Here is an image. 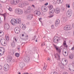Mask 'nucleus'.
<instances>
[{
  "label": "nucleus",
  "instance_id": "obj_3",
  "mask_svg": "<svg viewBox=\"0 0 74 74\" xmlns=\"http://www.w3.org/2000/svg\"><path fill=\"white\" fill-rule=\"evenodd\" d=\"M5 39L3 38H1L0 40L1 45L3 46H5L7 44V41L4 40Z\"/></svg>",
  "mask_w": 74,
  "mask_h": 74
},
{
  "label": "nucleus",
  "instance_id": "obj_62",
  "mask_svg": "<svg viewBox=\"0 0 74 74\" xmlns=\"http://www.w3.org/2000/svg\"><path fill=\"white\" fill-rule=\"evenodd\" d=\"M66 53H67V52L66 51L64 52V53H65V54H66Z\"/></svg>",
  "mask_w": 74,
  "mask_h": 74
},
{
  "label": "nucleus",
  "instance_id": "obj_22",
  "mask_svg": "<svg viewBox=\"0 0 74 74\" xmlns=\"http://www.w3.org/2000/svg\"><path fill=\"white\" fill-rule=\"evenodd\" d=\"M4 28L6 30H8L10 28V25L8 24H5Z\"/></svg>",
  "mask_w": 74,
  "mask_h": 74
},
{
  "label": "nucleus",
  "instance_id": "obj_7",
  "mask_svg": "<svg viewBox=\"0 0 74 74\" xmlns=\"http://www.w3.org/2000/svg\"><path fill=\"white\" fill-rule=\"evenodd\" d=\"M5 52V51L4 47H0V56L4 55Z\"/></svg>",
  "mask_w": 74,
  "mask_h": 74
},
{
  "label": "nucleus",
  "instance_id": "obj_55",
  "mask_svg": "<svg viewBox=\"0 0 74 74\" xmlns=\"http://www.w3.org/2000/svg\"><path fill=\"white\" fill-rule=\"evenodd\" d=\"M2 21H1V18L0 17V23H1Z\"/></svg>",
  "mask_w": 74,
  "mask_h": 74
},
{
  "label": "nucleus",
  "instance_id": "obj_15",
  "mask_svg": "<svg viewBox=\"0 0 74 74\" xmlns=\"http://www.w3.org/2000/svg\"><path fill=\"white\" fill-rule=\"evenodd\" d=\"M33 16L32 14H30L28 15L27 16V18L28 20H31V19L33 18Z\"/></svg>",
  "mask_w": 74,
  "mask_h": 74
},
{
  "label": "nucleus",
  "instance_id": "obj_2",
  "mask_svg": "<svg viewBox=\"0 0 74 74\" xmlns=\"http://www.w3.org/2000/svg\"><path fill=\"white\" fill-rule=\"evenodd\" d=\"M15 12L17 15H21L23 14V10L17 8L15 9Z\"/></svg>",
  "mask_w": 74,
  "mask_h": 74
},
{
  "label": "nucleus",
  "instance_id": "obj_38",
  "mask_svg": "<svg viewBox=\"0 0 74 74\" xmlns=\"http://www.w3.org/2000/svg\"><path fill=\"white\" fill-rule=\"evenodd\" d=\"M5 37L6 40L8 41H9V37H8V36L7 37L6 36Z\"/></svg>",
  "mask_w": 74,
  "mask_h": 74
},
{
  "label": "nucleus",
  "instance_id": "obj_64",
  "mask_svg": "<svg viewBox=\"0 0 74 74\" xmlns=\"http://www.w3.org/2000/svg\"><path fill=\"white\" fill-rule=\"evenodd\" d=\"M18 73H18V74H21V73H20V72H19Z\"/></svg>",
  "mask_w": 74,
  "mask_h": 74
},
{
  "label": "nucleus",
  "instance_id": "obj_20",
  "mask_svg": "<svg viewBox=\"0 0 74 74\" xmlns=\"http://www.w3.org/2000/svg\"><path fill=\"white\" fill-rule=\"evenodd\" d=\"M60 8H56V9L55 10V12L56 13V14H59V13H60Z\"/></svg>",
  "mask_w": 74,
  "mask_h": 74
},
{
  "label": "nucleus",
  "instance_id": "obj_63",
  "mask_svg": "<svg viewBox=\"0 0 74 74\" xmlns=\"http://www.w3.org/2000/svg\"><path fill=\"white\" fill-rule=\"evenodd\" d=\"M73 27H74V23L73 24Z\"/></svg>",
  "mask_w": 74,
  "mask_h": 74
},
{
  "label": "nucleus",
  "instance_id": "obj_30",
  "mask_svg": "<svg viewBox=\"0 0 74 74\" xmlns=\"http://www.w3.org/2000/svg\"><path fill=\"white\" fill-rule=\"evenodd\" d=\"M26 14H30V10L27 9V10L25 12Z\"/></svg>",
  "mask_w": 74,
  "mask_h": 74
},
{
  "label": "nucleus",
  "instance_id": "obj_43",
  "mask_svg": "<svg viewBox=\"0 0 74 74\" xmlns=\"http://www.w3.org/2000/svg\"><path fill=\"white\" fill-rule=\"evenodd\" d=\"M27 10H32V9L31 8H30V6H29L28 7V9Z\"/></svg>",
  "mask_w": 74,
  "mask_h": 74
},
{
  "label": "nucleus",
  "instance_id": "obj_35",
  "mask_svg": "<svg viewBox=\"0 0 74 74\" xmlns=\"http://www.w3.org/2000/svg\"><path fill=\"white\" fill-rule=\"evenodd\" d=\"M63 20L64 21H65L66 22V21H67V17H63Z\"/></svg>",
  "mask_w": 74,
  "mask_h": 74
},
{
  "label": "nucleus",
  "instance_id": "obj_13",
  "mask_svg": "<svg viewBox=\"0 0 74 74\" xmlns=\"http://www.w3.org/2000/svg\"><path fill=\"white\" fill-rule=\"evenodd\" d=\"M16 22V21L14 19H12L10 21V23L11 25H13V26L15 25Z\"/></svg>",
  "mask_w": 74,
  "mask_h": 74
},
{
  "label": "nucleus",
  "instance_id": "obj_37",
  "mask_svg": "<svg viewBox=\"0 0 74 74\" xmlns=\"http://www.w3.org/2000/svg\"><path fill=\"white\" fill-rule=\"evenodd\" d=\"M6 15V14H5V13L4 14H1L2 16H4V19H5V16Z\"/></svg>",
  "mask_w": 74,
  "mask_h": 74
},
{
  "label": "nucleus",
  "instance_id": "obj_48",
  "mask_svg": "<svg viewBox=\"0 0 74 74\" xmlns=\"http://www.w3.org/2000/svg\"><path fill=\"white\" fill-rule=\"evenodd\" d=\"M28 1H32V2L33 1H35V0H28Z\"/></svg>",
  "mask_w": 74,
  "mask_h": 74
},
{
  "label": "nucleus",
  "instance_id": "obj_50",
  "mask_svg": "<svg viewBox=\"0 0 74 74\" xmlns=\"http://www.w3.org/2000/svg\"><path fill=\"white\" fill-rule=\"evenodd\" d=\"M72 51H74V47H73L71 49Z\"/></svg>",
  "mask_w": 74,
  "mask_h": 74
},
{
  "label": "nucleus",
  "instance_id": "obj_54",
  "mask_svg": "<svg viewBox=\"0 0 74 74\" xmlns=\"http://www.w3.org/2000/svg\"><path fill=\"white\" fill-rule=\"evenodd\" d=\"M41 18H39V21H40V22H41Z\"/></svg>",
  "mask_w": 74,
  "mask_h": 74
},
{
  "label": "nucleus",
  "instance_id": "obj_6",
  "mask_svg": "<svg viewBox=\"0 0 74 74\" xmlns=\"http://www.w3.org/2000/svg\"><path fill=\"white\" fill-rule=\"evenodd\" d=\"M20 1H22V0H14L13 1H11L10 3L11 4H14V5H16L18 4Z\"/></svg>",
  "mask_w": 74,
  "mask_h": 74
},
{
  "label": "nucleus",
  "instance_id": "obj_32",
  "mask_svg": "<svg viewBox=\"0 0 74 74\" xmlns=\"http://www.w3.org/2000/svg\"><path fill=\"white\" fill-rule=\"evenodd\" d=\"M65 67L64 65H62L60 66V67L62 69H64Z\"/></svg>",
  "mask_w": 74,
  "mask_h": 74
},
{
  "label": "nucleus",
  "instance_id": "obj_51",
  "mask_svg": "<svg viewBox=\"0 0 74 74\" xmlns=\"http://www.w3.org/2000/svg\"><path fill=\"white\" fill-rule=\"evenodd\" d=\"M53 74H58V73H57V72H54L53 73Z\"/></svg>",
  "mask_w": 74,
  "mask_h": 74
},
{
  "label": "nucleus",
  "instance_id": "obj_39",
  "mask_svg": "<svg viewBox=\"0 0 74 74\" xmlns=\"http://www.w3.org/2000/svg\"><path fill=\"white\" fill-rule=\"evenodd\" d=\"M8 7L9 8L8 9V10H9L10 11H12V8L10 7L9 6H8Z\"/></svg>",
  "mask_w": 74,
  "mask_h": 74
},
{
  "label": "nucleus",
  "instance_id": "obj_14",
  "mask_svg": "<svg viewBox=\"0 0 74 74\" xmlns=\"http://www.w3.org/2000/svg\"><path fill=\"white\" fill-rule=\"evenodd\" d=\"M42 11L43 12H47V8L45 6H42L41 8Z\"/></svg>",
  "mask_w": 74,
  "mask_h": 74
},
{
  "label": "nucleus",
  "instance_id": "obj_18",
  "mask_svg": "<svg viewBox=\"0 0 74 74\" xmlns=\"http://www.w3.org/2000/svg\"><path fill=\"white\" fill-rule=\"evenodd\" d=\"M60 22V20H59L58 19L56 20L55 23V26H58V25H59V24Z\"/></svg>",
  "mask_w": 74,
  "mask_h": 74
},
{
  "label": "nucleus",
  "instance_id": "obj_61",
  "mask_svg": "<svg viewBox=\"0 0 74 74\" xmlns=\"http://www.w3.org/2000/svg\"><path fill=\"white\" fill-rule=\"evenodd\" d=\"M44 51L45 52H47V51H46L45 50H44Z\"/></svg>",
  "mask_w": 74,
  "mask_h": 74
},
{
  "label": "nucleus",
  "instance_id": "obj_16",
  "mask_svg": "<svg viewBox=\"0 0 74 74\" xmlns=\"http://www.w3.org/2000/svg\"><path fill=\"white\" fill-rule=\"evenodd\" d=\"M72 13V10L71 9H69L67 12V14H68L69 16H71Z\"/></svg>",
  "mask_w": 74,
  "mask_h": 74
},
{
  "label": "nucleus",
  "instance_id": "obj_1",
  "mask_svg": "<svg viewBox=\"0 0 74 74\" xmlns=\"http://www.w3.org/2000/svg\"><path fill=\"white\" fill-rule=\"evenodd\" d=\"M53 45L54 46L55 48L56 49V50L58 51V52L59 53V54L58 53H56V54H54V56H55V58H56L57 60H60V53L61 52V49H59L57 47V46L55 45L54 44H53Z\"/></svg>",
  "mask_w": 74,
  "mask_h": 74
},
{
  "label": "nucleus",
  "instance_id": "obj_47",
  "mask_svg": "<svg viewBox=\"0 0 74 74\" xmlns=\"http://www.w3.org/2000/svg\"><path fill=\"white\" fill-rule=\"evenodd\" d=\"M62 10L63 11H65V8H62Z\"/></svg>",
  "mask_w": 74,
  "mask_h": 74
},
{
  "label": "nucleus",
  "instance_id": "obj_59",
  "mask_svg": "<svg viewBox=\"0 0 74 74\" xmlns=\"http://www.w3.org/2000/svg\"><path fill=\"white\" fill-rule=\"evenodd\" d=\"M22 37H23V36H24V34H22Z\"/></svg>",
  "mask_w": 74,
  "mask_h": 74
},
{
  "label": "nucleus",
  "instance_id": "obj_19",
  "mask_svg": "<svg viewBox=\"0 0 74 74\" xmlns=\"http://www.w3.org/2000/svg\"><path fill=\"white\" fill-rule=\"evenodd\" d=\"M63 45V46L65 48H68V46H67V44H66V41L65 40H64Z\"/></svg>",
  "mask_w": 74,
  "mask_h": 74
},
{
  "label": "nucleus",
  "instance_id": "obj_42",
  "mask_svg": "<svg viewBox=\"0 0 74 74\" xmlns=\"http://www.w3.org/2000/svg\"><path fill=\"white\" fill-rule=\"evenodd\" d=\"M46 67H47V66H45V64H44V66L43 68V69L44 70H45L46 69Z\"/></svg>",
  "mask_w": 74,
  "mask_h": 74
},
{
  "label": "nucleus",
  "instance_id": "obj_24",
  "mask_svg": "<svg viewBox=\"0 0 74 74\" xmlns=\"http://www.w3.org/2000/svg\"><path fill=\"white\" fill-rule=\"evenodd\" d=\"M12 60V58L11 57H8L7 59V62L8 63L11 62V61Z\"/></svg>",
  "mask_w": 74,
  "mask_h": 74
},
{
  "label": "nucleus",
  "instance_id": "obj_53",
  "mask_svg": "<svg viewBox=\"0 0 74 74\" xmlns=\"http://www.w3.org/2000/svg\"><path fill=\"white\" fill-rule=\"evenodd\" d=\"M48 3H46L45 4V5H48Z\"/></svg>",
  "mask_w": 74,
  "mask_h": 74
},
{
  "label": "nucleus",
  "instance_id": "obj_17",
  "mask_svg": "<svg viewBox=\"0 0 74 74\" xmlns=\"http://www.w3.org/2000/svg\"><path fill=\"white\" fill-rule=\"evenodd\" d=\"M24 60L25 62H29L30 60V58L28 56L25 57L24 58Z\"/></svg>",
  "mask_w": 74,
  "mask_h": 74
},
{
  "label": "nucleus",
  "instance_id": "obj_28",
  "mask_svg": "<svg viewBox=\"0 0 74 74\" xmlns=\"http://www.w3.org/2000/svg\"><path fill=\"white\" fill-rule=\"evenodd\" d=\"M64 62L63 63V64L64 65H67V60H64Z\"/></svg>",
  "mask_w": 74,
  "mask_h": 74
},
{
  "label": "nucleus",
  "instance_id": "obj_25",
  "mask_svg": "<svg viewBox=\"0 0 74 74\" xmlns=\"http://www.w3.org/2000/svg\"><path fill=\"white\" fill-rule=\"evenodd\" d=\"M63 2V0H57V2L58 4H62Z\"/></svg>",
  "mask_w": 74,
  "mask_h": 74
},
{
  "label": "nucleus",
  "instance_id": "obj_40",
  "mask_svg": "<svg viewBox=\"0 0 74 74\" xmlns=\"http://www.w3.org/2000/svg\"><path fill=\"white\" fill-rule=\"evenodd\" d=\"M13 40H15V41L16 42H17V40H16V37H14Z\"/></svg>",
  "mask_w": 74,
  "mask_h": 74
},
{
  "label": "nucleus",
  "instance_id": "obj_45",
  "mask_svg": "<svg viewBox=\"0 0 74 74\" xmlns=\"http://www.w3.org/2000/svg\"><path fill=\"white\" fill-rule=\"evenodd\" d=\"M63 74H68V73L66 72H64L63 73Z\"/></svg>",
  "mask_w": 74,
  "mask_h": 74
},
{
  "label": "nucleus",
  "instance_id": "obj_57",
  "mask_svg": "<svg viewBox=\"0 0 74 74\" xmlns=\"http://www.w3.org/2000/svg\"><path fill=\"white\" fill-rule=\"evenodd\" d=\"M73 7H74V2L73 3Z\"/></svg>",
  "mask_w": 74,
  "mask_h": 74
},
{
  "label": "nucleus",
  "instance_id": "obj_41",
  "mask_svg": "<svg viewBox=\"0 0 74 74\" xmlns=\"http://www.w3.org/2000/svg\"><path fill=\"white\" fill-rule=\"evenodd\" d=\"M45 44L44 42H43L42 44L41 45V47H43V46H44L45 45Z\"/></svg>",
  "mask_w": 74,
  "mask_h": 74
},
{
  "label": "nucleus",
  "instance_id": "obj_58",
  "mask_svg": "<svg viewBox=\"0 0 74 74\" xmlns=\"http://www.w3.org/2000/svg\"><path fill=\"white\" fill-rule=\"evenodd\" d=\"M25 37H26V38H27V37H28V36H27V35L26 36H25Z\"/></svg>",
  "mask_w": 74,
  "mask_h": 74
},
{
  "label": "nucleus",
  "instance_id": "obj_10",
  "mask_svg": "<svg viewBox=\"0 0 74 74\" xmlns=\"http://www.w3.org/2000/svg\"><path fill=\"white\" fill-rule=\"evenodd\" d=\"M4 70L5 71H8L10 69V66L8 64L5 65L4 66Z\"/></svg>",
  "mask_w": 74,
  "mask_h": 74
},
{
  "label": "nucleus",
  "instance_id": "obj_33",
  "mask_svg": "<svg viewBox=\"0 0 74 74\" xmlns=\"http://www.w3.org/2000/svg\"><path fill=\"white\" fill-rule=\"evenodd\" d=\"M22 29L23 30H25L26 29V25H24L22 27Z\"/></svg>",
  "mask_w": 74,
  "mask_h": 74
},
{
  "label": "nucleus",
  "instance_id": "obj_36",
  "mask_svg": "<svg viewBox=\"0 0 74 74\" xmlns=\"http://www.w3.org/2000/svg\"><path fill=\"white\" fill-rule=\"evenodd\" d=\"M66 7H67L69 8L70 7V4H66Z\"/></svg>",
  "mask_w": 74,
  "mask_h": 74
},
{
  "label": "nucleus",
  "instance_id": "obj_44",
  "mask_svg": "<svg viewBox=\"0 0 74 74\" xmlns=\"http://www.w3.org/2000/svg\"><path fill=\"white\" fill-rule=\"evenodd\" d=\"M51 28L52 29H54V25H52L51 26Z\"/></svg>",
  "mask_w": 74,
  "mask_h": 74
},
{
  "label": "nucleus",
  "instance_id": "obj_5",
  "mask_svg": "<svg viewBox=\"0 0 74 74\" xmlns=\"http://www.w3.org/2000/svg\"><path fill=\"white\" fill-rule=\"evenodd\" d=\"M55 11V10L54 8H53L51 10H50V11L49 12V14L50 15V16H49V18H52V17L54 15L53 13H54Z\"/></svg>",
  "mask_w": 74,
  "mask_h": 74
},
{
  "label": "nucleus",
  "instance_id": "obj_29",
  "mask_svg": "<svg viewBox=\"0 0 74 74\" xmlns=\"http://www.w3.org/2000/svg\"><path fill=\"white\" fill-rule=\"evenodd\" d=\"M7 0L8 1H9L10 0H0V1L2 3H6Z\"/></svg>",
  "mask_w": 74,
  "mask_h": 74
},
{
  "label": "nucleus",
  "instance_id": "obj_23",
  "mask_svg": "<svg viewBox=\"0 0 74 74\" xmlns=\"http://www.w3.org/2000/svg\"><path fill=\"white\" fill-rule=\"evenodd\" d=\"M15 20L16 21V23L20 24L21 23V19L20 18H16Z\"/></svg>",
  "mask_w": 74,
  "mask_h": 74
},
{
  "label": "nucleus",
  "instance_id": "obj_34",
  "mask_svg": "<svg viewBox=\"0 0 74 74\" xmlns=\"http://www.w3.org/2000/svg\"><path fill=\"white\" fill-rule=\"evenodd\" d=\"M74 57V55H71L69 56V58L71 59H72L73 58V57Z\"/></svg>",
  "mask_w": 74,
  "mask_h": 74
},
{
  "label": "nucleus",
  "instance_id": "obj_27",
  "mask_svg": "<svg viewBox=\"0 0 74 74\" xmlns=\"http://www.w3.org/2000/svg\"><path fill=\"white\" fill-rule=\"evenodd\" d=\"M11 46L12 48H14L15 46V44L14 42H13L12 43Z\"/></svg>",
  "mask_w": 74,
  "mask_h": 74
},
{
  "label": "nucleus",
  "instance_id": "obj_56",
  "mask_svg": "<svg viewBox=\"0 0 74 74\" xmlns=\"http://www.w3.org/2000/svg\"><path fill=\"white\" fill-rule=\"evenodd\" d=\"M1 7H1V4L0 3V8H1Z\"/></svg>",
  "mask_w": 74,
  "mask_h": 74
},
{
  "label": "nucleus",
  "instance_id": "obj_8",
  "mask_svg": "<svg viewBox=\"0 0 74 74\" xmlns=\"http://www.w3.org/2000/svg\"><path fill=\"white\" fill-rule=\"evenodd\" d=\"M21 28L18 27H16L14 29V32L16 34H18L20 33Z\"/></svg>",
  "mask_w": 74,
  "mask_h": 74
},
{
  "label": "nucleus",
  "instance_id": "obj_9",
  "mask_svg": "<svg viewBox=\"0 0 74 74\" xmlns=\"http://www.w3.org/2000/svg\"><path fill=\"white\" fill-rule=\"evenodd\" d=\"M59 38L58 37H54L53 40V41L54 43H58L59 42Z\"/></svg>",
  "mask_w": 74,
  "mask_h": 74
},
{
  "label": "nucleus",
  "instance_id": "obj_31",
  "mask_svg": "<svg viewBox=\"0 0 74 74\" xmlns=\"http://www.w3.org/2000/svg\"><path fill=\"white\" fill-rule=\"evenodd\" d=\"M15 56L18 58V57H19V53H16L15 54Z\"/></svg>",
  "mask_w": 74,
  "mask_h": 74
},
{
  "label": "nucleus",
  "instance_id": "obj_26",
  "mask_svg": "<svg viewBox=\"0 0 74 74\" xmlns=\"http://www.w3.org/2000/svg\"><path fill=\"white\" fill-rule=\"evenodd\" d=\"M48 8L50 10H51V9H52L53 8V6L52 5H50L49 6H48Z\"/></svg>",
  "mask_w": 74,
  "mask_h": 74
},
{
  "label": "nucleus",
  "instance_id": "obj_12",
  "mask_svg": "<svg viewBox=\"0 0 74 74\" xmlns=\"http://www.w3.org/2000/svg\"><path fill=\"white\" fill-rule=\"evenodd\" d=\"M34 12L36 15H37L38 16H39L40 17H41V16H42V15L41 13V12L39 11H38V10H35Z\"/></svg>",
  "mask_w": 74,
  "mask_h": 74
},
{
  "label": "nucleus",
  "instance_id": "obj_52",
  "mask_svg": "<svg viewBox=\"0 0 74 74\" xmlns=\"http://www.w3.org/2000/svg\"><path fill=\"white\" fill-rule=\"evenodd\" d=\"M17 49L18 50H19V49H20V46H18L17 47Z\"/></svg>",
  "mask_w": 74,
  "mask_h": 74
},
{
  "label": "nucleus",
  "instance_id": "obj_49",
  "mask_svg": "<svg viewBox=\"0 0 74 74\" xmlns=\"http://www.w3.org/2000/svg\"><path fill=\"white\" fill-rule=\"evenodd\" d=\"M32 6L34 8H36L35 6L34 5H32Z\"/></svg>",
  "mask_w": 74,
  "mask_h": 74
},
{
  "label": "nucleus",
  "instance_id": "obj_46",
  "mask_svg": "<svg viewBox=\"0 0 74 74\" xmlns=\"http://www.w3.org/2000/svg\"><path fill=\"white\" fill-rule=\"evenodd\" d=\"M3 68V66H2L0 65V70H1Z\"/></svg>",
  "mask_w": 74,
  "mask_h": 74
},
{
  "label": "nucleus",
  "instance_id": "obj_21",
  "mask_svg": "<svg viewBox=\"0 0 74 74\" xmlns=\"http://www.w3.org/2000/svg\"><path fill=\"white\" fill-rule=\"evenodd\" d=\"M24 66H25V64L23 62H21L20 64V69H21V70H22Z\"/></svg>",
  "mask_w": 74,
  "mask_h": 74
},
{
  "label": "nucleus",
  "instance_id": "obj_11",
  "mask_svg": "<svg viewBox=\"0 0 74 74\" xmlns=\"http://www.w3.org/2000/svg\"><path fill=\"white\" fill-rule=\"evenodd\" d=\"M64 29L65 30H69L71 29V25H67L65 26L64 27Z\"/></svg>",
  "mask_w": 74,
  "mask_h": 74
},
{
  "label": "nucleus",
  "instance_id": "obj_60",
  "mask_svg": "<svg viewBox=\"0 0 74 74\" xmlns=\"http://www.w3.org/2000/svg\"><path fill=\"white\" fill-rule=\"evenodd\" d=\"M47 60H49V58H48L47 59Z\"/></svg>",
  "mask_w": 74,
  "mask_h": 74
},
{
  "label": "nucleus",
  "instance_id": "obj_4",
  "mask_svg": "<svg viewBox=\"0 0 74 74\" xmlns=\"http://www.w3.org/2000/svg\"><path fill=\"white\" fill-rule=\"evenodd\" d=\"M28 4V2L27 1L25 2H24L23 3H20L18 4V6L19 7L21 8H23L25 6H26V5H27Z\"/></svg>",
  "mask_w": 74,
  "mask_h": 74
}]
</instances>
